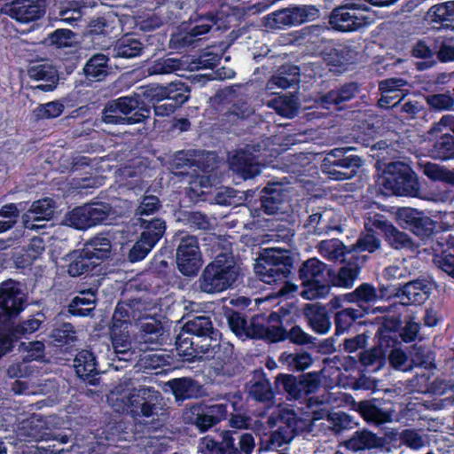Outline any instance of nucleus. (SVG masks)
Masks as SVG:
<instances>
[{
	"label": "nucleus",
	"mask_w": 454,
	"mask_h": 454,
	"mask_svg": "<svg viewBox=\"0 0 454 454\" xmlns=\"http://www.w3.org/2000/svg\"><path fill=\"white\" fill-rule=\"evenodd\" d=\"M182 68V62L175 58H159L152 61L148 66V73L154 74H168Z\"/></svg>",
	"instance_id": "nucleus-51"
},
{
	"label": "nucleus",
	"mask_w": 454,
	"mask_h": 454,
	"mask_svg": "<svg viewBox=\"0 0 454 454\" xmlns=\"http://www.w3.org/2000/svg\"><path fill=\"white\" fill-rule=\"evenodd\" d=\"M54 417L43 418L34 415L22 423L19 430V436L24 441H48L55 438L51 433L54 426Z\"/></svg>",
	"instance_id": "nucleus-16"
},
{
	"label": "nucleus",
	"mask_w": 454,
	"mask_h": 454,
	"mask_svg": "<svg viewBox=\"0 0 454 454\" xmlns=\"http://www.w3.org/2000/svg\"><path fill=\"white\" fill-rule=\"evenodd\" d=\"M27 300L26 294L18 286H0V323L9 327L11 317L19 314L24 309Z\"/></svg>",
	"instance_id": "nucleus-14"
},
{
	"label": "nucleus",
	"mask_w": 454,
	"mask_h": 454,
	"mask_svg": "<svg viewBox=\"0 0 454 454\" xmlns=\"http://www.w3.org/2000/svg\"><path fill=\"white\" fill-rule=\"evenodd\" d=\"M230 168L245 180L261 173V165L256 157L246 150H239L230 158Z\"/></svg>",
	"instance_id": "nucleus-19"
},
{
	"label": "nucleus",
	"mask_w": 454,
	"mask_h": 454,
	"mask_svg": "<svg viewBox=\"0 0 454 454\" xmlns=\"http://www.w3.org/2000/svg\"><path fill=\"white\" fill-rule=\"evenodd\" d=\"M113 207L109 203L93 201L79 206L67 215L69 226L81 231L103 224L110 216Z\"/></svg>",
	"instance_id": "nucleus-9"
},
{
	"label": "nucleus",
	"mask_w": 454,
	"mask_h": 454,
	"mask_svg": "<svg viewBox=\"0 0 454 454\" xmlns=\"http://www.w3.org/2000/svg\"><path fill=\"white\" fill-rule=\"evenodd\" d=\"M64 105L59 101H51L45 104H40L35 110V115L37 119H53L60 116L64 112Z\"/></svg>",
	"instance_id": "nucleus-57"
},
{
	"label": "nucleus",
	"mask_w": 454,
	"mask_h": 454,
	"mask_svg": "<svg viewBox=\"0 0 454 454\" xmlns=\"http://www.w3.org/2000/svg\"><path fill=\"white\" fill-rule=\"evenodd\" d=\"M249 395L254 400L261 402L271 400L273 392L270 388V381L264 378L259 379L251 385L249 388Z\"/></svg>",
	"instance_id": "nucleus-58"
},
{
	"label": "nucleus",
	"mask_w": 454,
	"mask_h": 454,
	"mask_svg": "<svg viewBox=\"0 0 454 454\" xmlns=\"http://www.w3.org/2000/svg\"><path fill=\"white\" fill-rule=\"evenodd\" d=\"M364 223L365 231H371L374 235H382L384 239L395 226L387 219L386 215L380 213H374L373 215L364 217Z\"/></svg>",
	"instance_id": "nucleus-46"
},
{
	"label": "nucleus",
	"mask_w": 454,
	"mask_h": 454,
	"mask_svg": "<svg viewBox=\"0 0 454 454\" xmlns=\"http://www.w3.org/2000/svg\"><path fill=\"white\" fill-rule=\"evenodd\" d=\"M357 409L367 422L376 425L392 421L395 414L393 409L378 406L370 401L360 402Z\"/></svg>",
	"instance_id": "nucleus-29"
},
{
	"label": "nucleus",
	"mask_w": 454,
	"mask_h": 454,
	"mask_svg": "<svg viewBox=\"0 0 454 454\" xmlns=\"http://www.w3.org/2000/svg\"><path fill=\"white\" fill-rule=\"evenodd\" d=\"M320 254L331 260H342L348 254H354L351 246H345L340 240L335 239L321 241L319 245Z\"/></svg>",
	"instance_id": "nucleus-41"
},
{
	"label": "nucleus",
	"mask_w": 454,
	"mask_h": 454,
	"mask_svg": "<svg viewBox=\"0 0 454 454\" xmlns=\"http://www.w3.org/2000/svg\"><path fill=\"white\" fill-rule=\"evenodd\" d=\"M160 394L153 387L136 388L127 378L121 380L107 395L109 405L117 412L133 417H151L158 413Z\"/></svg>",
	"instance_id": "nucleus-1"
},
{
	"label": "nucleus",
	"mask_w": 454,
	"mask_h": 454,
	"mask_svg": "<svg viewBox=\"0 0 454 454\" xmlns=\"http://www.w3.org/2000/svg\"><path fill=\"white\" fill-rule=\"evenodd\" d=\"M221 333L213 332L210 336H204L196 343V348L192 357L200 359H214L217 362L215 369L225 372L224 365L231 362L233 354V347L227 341H220Z\"/></svg>",
	"instance_id": "nucleus-10"
},
{
	"label": "nucleus",
	"mask_w": 454,
	"mask_h": 454,
	"mask_svg": "<svg viewBox=\"0 0 454 454\" xmlns=\"http://www.w3.org/2000/svg\"><path fill=\"white\" fill-rule=\"evenodd\" d=\"M138 222L141 229L140 236L156 246L166 231V222L160 217L149 220L140 217Z\"/></svg>",
	"instance_id": "nucleus-33"
},
{
	"label": "nucleus",
	"mask_w": 454,
	"mask_h": 454,
	"mask_svg": "<svg viewBox=\"0 0 454 454\" xmlns=\"http://www.w3.org/2000/svg\"><path fill=\"white\" fill-rule=\"evenodd\" d=\"M440 134H437L429 149L430 156L434 160L448 161L454 160V135L449 131L443 133L442 127H438Z\"/></svg>",
	"instance_id": "nucleus-25"
},
{
	"label": "nucleus",
	"mask_w": 454,
	"mask_h": 454,
	"mask_svg": "<svg viewBox=\"0 0 454 454\" xmlns=\"http://www.w3.org/2000/svg\"><path fill=\"white\" fill-rule=\"evenodd\" d=\"M142 42L129 35H125L117 40L114 46V57L133 59L141 56L144 51Z\"/></svg>",
	"instance_id": "nucleus-31"
},
{
	"label": "nucleus",
	"mask_w": 454,
	"mask_h": 454,
	"mask_svg": "<svg viewBox=\"0 0 454 454\" xmlns=\"http://www.w3.org/2000/svg\"><path fill=\"white\" fill-rule=\"evenodd\" d=\"M313 363L311 355L306 351L292 353L286 356V366L291 372H303Z\"/></svg>",
	"instance_id": "nucleus-54"
},
{
	"label": "nucleus",
	"mask_w": 454,
	"mask_h": 454,
	"mask_svg": "<svg viewBox=\"0 0 454 454\" xmlns=\"http://www.w3.org/2000/svg\"><path fill=\"white\" fill-rule=\"evenodd\" d=\"M55 202L51 198H43L31 203L29 208L21 216L26 229L34 230L35 221L49 220L54 215Z\"/></svg>",
	"instance_id": "nucleus-20"
},
{
	"label": "nucleus",
	"mask_w": 454,
	"mask_h": 454,
	"mask_svg": "<svg viewBox=\"0 0 454 454\" xmlns=\"http://www.w3.org/2000/svg\"><path fill=\"white\" fill-rule=\"evenodd\" d=\"M183 332L197 337H204L210 336L213 332L218 331L213 328L212 322L209 317L200 316L186 322L183 327Z\"/></svg>",
	"instance_id": "nucleus-47"
},
{
	"label": "nucleus",
	"mask_w": 454,
	"mask_h": 454,
	"mask_svg": "<svg viewBox=\"0 0 454 454\" xmlns=\"http://www.w3.org/2000/svg\"><path fill=\"white\" fill-rule=\"evenodd\" d=\"M431 376L429 373L416 374L407 380L406 387L411 392L429 393Z\"/></svg>",
	"instance_id": "nucleus-63"
},
{
	"label": "nucleus",
	"mask_w": 454,
	"mask_h": 454,
	"mask_svg": "<svg viewBox=\"0 0 454 454\" xmlns=\"http://www.w3.org/2000/svg\"><path fill=\"white\" fill-rule=\"evenodd\" d=\"M74 363L75 372L80 378H87L98 372L95 356L89 350L80 351Z\"/></svg>",
	"instance_id": "nucleus-44"
},
{
	"label": "nucleus",
	"mask_w": 454,
	"mask_h": 454,
	"mask_svg": "<svg viewBox=\"0 0 454 454\" xmlns=\"http://www.w3.org/2000/svg\"><path fill=\"white\" fill-rule=\"evenodd\" d=\"M111 340L114 353L120 360L129 361L136 356V348L132 346L128 325L123 328L112 327Z\"/></svg>",
	"instance_id": "nucleus-24"
},
{
	"label": "nucleus",
	"mask_w": 454,
	"mask_h": 454,
	"mask_svg": "<svg viewBox=\"0 0 454 454\" xmlns=\"http://www.w3.org/2000/svg\"><path fill=\"white\" fill-rule=\"evenodd\" d=\"M411 369L420 367L427 370L435 368L434 353L427 347L413 346L410 351Z\"/></svg>",
	"instance_id": "nucleus-42"
},
{
	"label": "nucleus",
	"mask_w": 454,
	"mask_h": 454,
	"mask_svg": "<svg viewBox=\"0 0 454 454\" xmlns=\"http://www.w3.org/2000/svg\"><path fill=\"white\" fill-rule=\"evenodd\" d=\"M304 315L310 327L319 334L326 333L331 327L330 316L324 306L316 304H306Z\"/></svg>",
	"instance_id": "nucleus-27"
},
{
	"label": "nucleus",
	"mask_w": 454,
	"mask_h": 454,
	"mask_svg": "<svg viewBox=\"0 0 454 454\" xmlns=\"http://www.w3.org/2000/svg\"><path fill=\"white\" fill-rule=\"evenodd\" d=\"M116 27V16L110 12L92 19L89 23L91 35H109Z\"/></svg>",
	"instance_id": "nucleus-49"
},
{
	"label": "nucleus",
	"mask_w": 454,
	"mask_h": 454,
	"mask_svg": "<svg viewBox=\"0 0 454 454\" xmlns=\"http://www.w3.org/2000/svg\"><path fill=\"white\" fill-rule=\"evenodd\" d=\"M154 247L155 245L151 244V242L146 239L145 240L143 237L139 236L128 254L129 261L130 262H137L144 260Z\"/></svg>",
	"instance_id": "nucleus-59"
},
{
	"label": "nucleus",
	"mask_w": 454,
	"mask_h": 454,
	"mask_svg": "<svg viewBox=\"0 0 454 454\" xmlns=\"http://www.w3.org/2000/svg\"><path fill=\"white\" fill-rule=\"evenodd\" d=\"M160 329L155 323H145L142 325V331L137 337L138 349L145 351L153 350L154 346L159 344Z\"/></svg>",
	"instance_id": "nucleus-43"
},
{
	"label": "nucleus",
	"mask_w": 454,
	"mask_h": 454,
	"mask_svg": "<svg viewBox=\"0 0 454 454\" xmlns=\"http://www.w3.org/2000/svg\"><path fill=\"white\" fill-rule=\"evenodd\" d=\"M3 12L20 23L27 24L41 19L45 10L39 0H13L4 4Z\"/></svg>",
	"instance_id": "nucleus-15"
},
{
	"label": "nucleus",
	"mask_w": 454,
	"mask_h": 454,
	"mask_svg": "<svg viewBox=\"0 0 454 454\" xmlns=\"http://www.w3.org/2000/svg\"><path fill=\"white\" fill-rule=\"evenodd\" d=\"M319 10L314 5H289L286 7V26H298L315 20Z\"/></svg>",
	"instance_id": "nucleus-30"
},
{
	"label": "nucleus",
	"mask_w": 454,
	"mask_h": 454,
	"mask_svg": "<svg viewBox=\"0 0 454 454\" xmlns=\"http://www.w3.org/2000/svg\"><path fill=\"white\" fill-rule=\"evenodd\" d=\"M388 361L391 366L396 370L403 372H410L412 370L410 355L407 356L401 348L392 349L388 356Z\"/></svg>",
	"instance_id": "nucleus-60"
},
{
	"label": "nucleus",
	"mask_w": 454,
	"mask_h": 454,
	"mask_svg": "<svg viewBox=\"0 0 454 454\" xmlns=\"http://www.w3.org/2000/svg\"><path fill=\"white\" fill-rule=\"evenodd\" d=\"M260 201L261 209L266 215H275L278 212L284 202L283 190H278L271 185H268L262 190Z\"/></svg>",
	"instance_id": "nucleus-35"
},
{
	"label": "nucleus",
	"mask_w": 454,
	"mask_h": 454,
	"mask_svg": "<svg viewBox=\"0 0 454 454\" xmlns=\"http://www.w3.org/2000/svg\"><path fill=\"white\" fill-rule=\"evenodd\" d=\"M191 90L184 82L177 81L166 86L151 84L146 87L144 96L148 102L172 101L181 106L190 98Z\"/></svg>",
	"instance_id": "nucleus-11"
},
{
	"label": "nucleus",
	"mask_w": 454,
	"mask_h": 454,
	"mask_svg": "<svg viewBox=\"0 0 454 454\" xmlns=\"http://www.w3.org/2000/svg\"><path fill=\"white\" fill-rule=\"evenodd\" d=\"M67 273L71 277H98L96 284H101L105 277L111 272L108 270V264L103 262H90V260L80 251H74L69 255Z\"/></svg>",
	"instance_id": "nucleus-12"
},
{
	"label": "nucleus",
	"mask_w": 454,
	"mask_h": 454,
	"mask_svg": "<svg viewBox=\"0 0 454 454\" xmlns=\"http://www.w3.org/2000/svg\"><path fill=\"white\" fill-rule=\"evenodd\" d=\"M350 147H340L331 150L321 163V170L332 180H348L356 175L362 165V159L350 154Z\"/></svg>",
	"instance_id": "nucleus-6"
},
{
	"label": "nucleus",
	"mask_w": 454,
	"mask_h": 454,
	"mask_svg": "<svg viewBox=\"0 0 454 454\" xmlns=\"http://www.w3.org/2000/svg\"><path fill=\"white\" fill-rule=\"evenodd\" d=\"M254 270L258 279L263 284H278L277 277L280 279V276H284V269L270 268L261 258L254 263Z\"/></svg>",
	"instance_id": "nucleus-53"
},
{
	"label": "nucleus",
	"mask_w": 454,
	"mask_h": 454,
	"mask_svg": "<svg viewBox=\"0 0 454 454\" xmlns=\"http://www.w3.org/2000/svg\"><path fill=\"white\" fill-rule=\"evenodd\" d=\"M95 302L94 291H81L80 295L74 297L69 305V312L74 316L85 317L89 316L93 307L82 308L83 305H93Z\"/></svg>",
	"instance_id": "nucleus-48"
},
{
	"label": "nucleus",
	"mask_w": 454,
	"mask_h": 454,
	"mask_svg": "<svg viewBox=\"0 0 454 454\" xmlns=\"http://www.w3.org/2000/svg\"><path fill=\"white\" fill-rule=\"evenodd\" d=\"M439 251L434 256V262L438 267L454 278V236H442L436 242Z\"/></svg>",
	"instance_id": "nucleus-22"
},
{
	"label": "nucleus",
	"mask_w": 454,
	"mask_h": 454,
	"mask_svg": "<svg viewBox=\"0 0 454 454\" xmlns=\"http://www.w3.org/2000/svg\"><path fill=\"white\" fill-rule=\"evenodd\" d=\"M366 261L367 256L358 254H351L348 260L342 259L344 265L340 267L338 274L334 272V278H329L328 284H353Z\"/></svg>",
	"instance_id": "nucleus-23"
},
{
	"label": "nucleus",
	"mask_w": 454,
	"mask_h": 454,
	"mask_svg": "<svg viewBox=\"0 0 454 454\" xmlns=\"http://www.w3.org/2000/svg\"><path fill=\"white\" fill-rule=\"evenodd\" d=\"M114 108L118 109L121 114L129 116L133 111H140L148 116L150 110L146 107L140 106L141 100L138 97H120L113 99ZM113 107V106H111Z\"/></svg>",
	"instance_id": "nucleus-52"
},
{
	"label": "nucleus",
	"mask_w": 454,
	"mask_h": 454,
	"mask_svg": "<svg viewBox=\"0 0 454 454\" xmlns=\"http://www.w3.org/2000/svg\"><path fill=\"white\" fill-rule=\"evenodd\" d=\"M228 324L231 331L241 339H263L271 342L279 341L284 337V331L280 326L273 324L280 322V316L277 312L270 315L265 325V318L262 316L254 317L249 325L246 319L238 312L231 313L228 317Z\"/></svg>",
	"instance_id": "nucleus-2"
},
{
	"label": "nucleus",
	"mask_w": 454,
	"mask_h": 454,
	"mask_svg": "<svg viewBox=\"0 0 454 454\" xmlns=\"http://www.w3.org/2000/svg\"><path fill=\"white\" fill-rule=\"evenodd\" d=\"M245 274L231 253H220L209 262L200 277V284H235L244 281Z\"/></svg>",
	"instance_id": "nucleus-5"
},
{
	"label": "nucleus",
	"mask_w": 454,
	"mask_h": 454,
	"mask_svg": "<svg viewBox=\"0 0 454 454\" xmlns=\"http://www.w3.org/2000/svg\"><path fill=\"white\" fill-rule=\"evenodd\" d=\"M359 91V84L355 82H346L337 90H332L323 97V102L338 106L355 98Z\"/></svg>",
	"instance_id": "nucleus-38"
},
{
	"label": "nucleus",
	"mask_w": 454,
	"mask_h": 454,
	"mask_svg": "<svg viewBox=\"0 0 454 454\" xmlns=\"http://www.w3.org/2000/svg\"><path fill=\"white\" fill-rule=\"evenodd\" d=\"M174 240L178 242L176 254L178 270L186 277L196 276L202 265L198 238L180 231L175 235Z\"/></svg>",
	"instance_id": "nucleus-8"
},
{
	"label": "nucleus",
	"mask_w": 454,
	"mask_h": 454,
	"mask_svg": "<svg viewBox=\"0 0 454 454\" xmlns=\"http://www.w3.org/2000/svg\"><path fill=\"white\" fill-rule=\"evenodd\" d=\"M327 420L330 422L329 427L337 434L351 427L353 424L351 417L342 411L328 414Z\"/></svg>",
	"instance_id": "nucleus-61"
},
{
	"label": "nucleus",
	"mask_w": 454,
	"mask_h": 454,
	"mask_svg": "<svg viewBox=\"0 0 454 454\" xmlns=\"http://www.w3.org/2000/svg\"><path fill=\"white\" fill-rule=\"evenodd\" d=\"M384 239L395 250L416 253L419 249V245L406 232L398 230L395 226L391 229Z\"/></svg>",
	"instance_id": "nucleus-36"
},
{
	"label": "nucleus",
	"mask_w": 454,
	"mask_h": 454,
	"mask_svg": "<svg viewBox=\"0 0 454 454\" xmlns=\"http://www.w3.org/2000/svg\"><path fill=\"white\" fill-rule=\"evenodd\" d=\"M380 245L381 241L376 235L364 229L358 236L356 243L351 245V251H353V254H355L360 252H368L372 254L380 249Z\"/></svg>",
	"instance_id": "nucleus-50"
},
{
	"label": "nucleus",
	"mask_w": 454,
	"mask_h": 454,
	"mask_svg": "<svg viewBox=\"0 0 454 454\" xmlns=\"http://www.w3.org/2000/svg\"><path fill=\"white\" fill-rule=\"evenodd\" d=\"M74 35V32L71 29L58 28L47 35L45 43L57 49L67 48L72 45V39Z\"/></svg>",
	"instance_id": "nucleus-55"
},
{
	"label": "nucleus",
	"mask_w": 454,
	"mask_h": 454,
	"mask_svg": "<svg viewBox=\"0 0 454 454\" xmlns=\"http://www.w3.org/2000/svg\"><path fill=\"white\" fill-rule=\"evenodd\" d=\"M359 362L363 366L373 372L381 369L386 364L384 348L381 346H375L360 352Z\"/></svg>",
	"instance_id": "nucleus-40"
},
{
	"label": "nucleus",
	"mask_w": 454,
	"mask_h": 454,
	"mask_svg": "<svg viewBox=\"0 0 454 454\" xmlns=\"http://www.w3.org/2000/svg\"><path fill=\"white\" fill-rule=\"evenodd\" d=\"M386 194L415 197L420 185L411 167L402 161H392L386 165L376 181Z\"/></svg>",
	"instance_id": "nucleus-4"
},
{
	"label": "nucleus",
	"mask_w": 454,
	"mask_h": 454,
	"mask_svg": "<svg viewBox=\"0 0 454 454\" xmlns=\"http://www.w3.org/2000/svg\"><path fill=\"white\" fill-rule=\"evenodd\" d=\"M109 59L103 53L93 55L85 64L83 73L90 82L102 81L108 74Z\"/></svg>",
	"instance_id": "nucleus-34"
},
{
	"label": "nucleus",
	"mask_w": 454,
	"mask_h": 454,
	"mask_svg": "<svg viewBox=\"0 0 454 454\" xmlns=\"http://www.w3.org/2000/svg\"><path fill=\"white\" fill-rule=\"evenodd\" d=\"M434 52L433 49L427 45L425 40H419L411 49V56L417 59H423V61L416 63V67L419 71H424L433 67L436 61L434 59Z\"/></svg>",
	"instance_id": "nucleus-45"
},
{
	"label": "nucleus",
	"mask_w": 454,
	"mask_h": 454,
	"mask_svg": "<svg viewBox=\"0 0 454 454\" xmlns=\"http://www.w3.org/2000/svg\"><path fill=\"white\" fill-rule=\"evenodd\" d=\"M301 262L300 254L286 249V284H327L329 278H334V270L317 257Z\"/></svg>",
	"instance_id": "nucleus-3"
},
{
	"label": "nucleus",
	"mask_w": 454,
	"mask_h": 454,
	"mask_svg": "<svg viewBox=\"0 0 454 454\" xmlns=\"http://www.w3.org/2000/svg\"><path fill=\"white\" fill-rule=\"evenodd\" d=\"M380 439L376 434L364 430L356 431L344 442L347 449L352 451H359L375 448L380 445Z\"/></svg>",
	"instance_id": "nucleus-37"
},
{
	"label": "nucleus",
	"mask_w": 454,
	"mask_h": 454,
	"mask_svg": "<svg viewBox=\"0 0 454 454\" xmlns=\"http://www.w3.org/2000/svg\"><path fill=\"white\" fill-rule=\"evenodd\" d=\"M319 386L316 373H306L295 377L286 374V399H304L309 394L314 393Z\"/></svg>",
	"instance_id": "nucleus-18"
},
{
	"label": "nucleus",
	"mask_w": 454,
	"mask_h": 454,
	"mask_svg": "<svg viewBox=\"0 0 454 454\" xmlns=\"http://www.w3.org/2000/svg\"><path fill=\"white\" fill-rule=\"evenodd\" d=\"M422 287L426 288L427 286H401L395 296L403 305L420 304L427 299V292Z\"/></svg>",
	"instance_id": "nucleus-39"
},
{
	"label": "nucleus",
	"mask_w": 454,
	"mask_h": 454,
	"mask_svg": "<svg viewBox=\"0 0 454 454\" xmlns=\"http://www.w3.org/2000/svg\"><path fill=\"white\" fill-rule=\"evenodd\" d=\"M90 262H105L112 254V244L107 238L95 237L85 242L81 249Z\"/></svg>",
	"instance_id": "nucleus-28"
},
{
	"label": "nucleus",
	"mask_w": 454,
	"mask_h": 454,
	"mask_svg": "<svg viewBox=\"0 0 454 454\" xmlns=\"http://www.w3.org/2000/svg\"><path fill=\"white\" fill-rule=\"evenodd\" d=\"M399 220L402 227L410 230L421 239H427L434 233L436 223L429 216L417 209L403 207L398 210Z\"/></svg>",
	"instance_id": "nucleus-13"
},
{
	"label": "nucleus",
	"mask_w": 454,
	"mask_h": 454,
	"mask_svg": "<svg viewBox=\"0 0 454 454\" xmlns=\"http://www.w3.org/2000/svg\"><path fill=\"white\" fill-rule=\"evenodd\" d=\"M112 106H114V102L110 100L103 110L102 120L106 124H136L143 122L147 118V115L140 111H136L130 116H122L118 109L110 107Z\"/></svg>",
	"instance_id": "nucleus-32"
},
{
	"label": "nucleus",
	"mask_w": 454,
	"mask_h": 454,
	"mask_svg": "<svg viewBox=\"0 0 454 454\" xmlns=\"http://www.w3.org/2000/svg\"><path fill=\"white\" fill-rule=\"evenodd\" d=\"M356 317V310L345 309L335 315V334H340L348 330Z\"/></svg>",
	"instance_id": "nucleus-62"
},
{
	"label": "nucleus",
	"mask_w": 454,
	"mask_h": 454,
	"mask_svg": "<svg viewBox=\"0 0 454 454\" xmlns=\"http://www.w3.org/2000/svg\"><path fill=\"white\" fill-rule=\"evenodd\" d=\"M365 4L348 3L333 9L329 16V24L334 31L350 33L360 30L370 24V17Z\"/></svg>",
	"instance_id": "nucleus-7"
},
{
	"label": "nucleus",
	"mask_w": 454,
	"mask_h": 454,
	"mask_svg": "<svg viewBox=\"0 0 454 454\" xmlns=\"http://www.w3.org/2000/svg\"><path fill=\"white\" fill-rule=\"evenodd\" d=\"M353 54L349 45L333 41L325 43L321 50V57L327 66L335 67L338 72L347 70L352 63Z\"/></svg>",
	"instance_id": "nucleus-17"
},
{
	"label": "nucleus",
	"mask_w": 454,
	"mask_h": 454,
	"mask_svg": "<svg viewBox=\"0 0 454 454\" xmlns=\"http://www.w3.org/2000/svg\"><path fill=\"white\" fill-rule=\"evenodd\" d=\"M28 76L35 81H44L47 83L40 84L37 89L43 91L53 90L59 82V74L57 69L50 64H36L27 69Z\"/></svg>",
	"instance_id": "nucleus-26"
},
{
	"label": "nucleus",
	"mask_w": 454,
	"mask_h": 454,
	"mask_svg": "<svg viewBox=\"0 0 454 454\" xmlns=\"http://www.w3.org/2000/svg\"><path fill=\"white\" fill-rule=\"evenodd\" d=\"M427 101L431 108L437 111L449 110L454 106V98L448 94H434Z\"/></svg>",
	"instance_id": "nucleus-64"
},
{
	"label": "nucleus",
	"mask_w": 454,
	"mask_h": 454,
	"mask_svg": "<svg viewBox=\"0 0 454 454\" xmlns=\"http://www.w3.org/2000/svg\"><path fill=\"white\" fill-rule=\"evenodd\" d=\"M196 41L197 36L190 27H181L171 35L169 45L172 49L181 50L193 45Z\"/></svg>",
	"instance_id": "nucleus-56"
},
{
	"label": "nucleus",
	"mask_w": 454,
	"mask_h": 454,
	"mask_svg": "<svg viewBox=\"0 0 454 454\" xmlns=\"http://www.w3.org/2000/svg\"><path fill=\"white\" fill-rule=\"evenodd\" d=\"M309 159L305 153H288L286 155V173L290 175V180L286 177V184L299 183L305 184L308 181L306 172L311 168Z\"/></svg>",
	"instance_id": "nucleus-21"
}]
</instances>
